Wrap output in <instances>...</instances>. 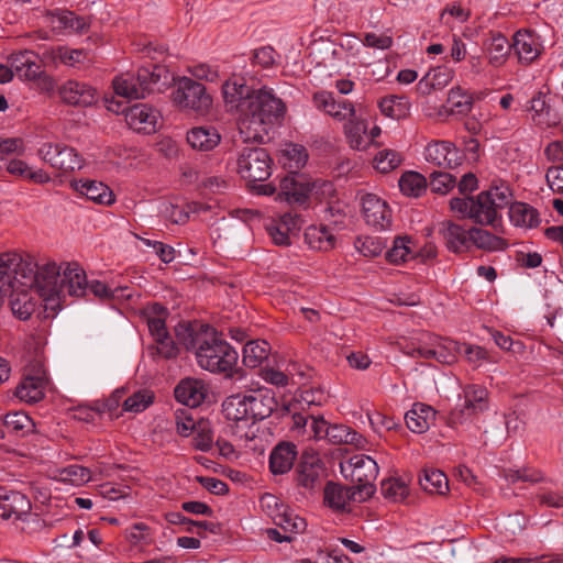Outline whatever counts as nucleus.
I'll return each mask as SVG.
<instances>
[{
	"instance_id": "obj_57",
	"label": "nucleus",
	"mask_w": 563,
	"mask_h": 563,
	"mask_svg": "<svg viewBox=\"0 0 563 563\" xmlns=\"http://www.w3.org/2000/svg\"><path fill=\"white\" fill-rule=\"evenodd\" d=\"M382 493L393 501H401L408 496L409 488L401 479L390 478L382 483Z\"/></svg>"
},
{
	"instance_id": "obj_4",
	"label": "nucleus",
	"mask_w": 563,
	"mask_h": 563,
	"mask_svg": "<svg viewBox=\"0 0 563 563\" xmlns=\"http://www.w3.org/2000/svg\"><path fill=\"white\" fill-rule=\"evenodd\" d=\"M514 199L510 186L501 180L475 197L452 198L450 209L460 218L471 219L479 225H493L501 219L500 211Z\"/></svg>"
},
{
	"instance_id": "obj_51",
	"label": "nucleus",
	"mask_w": 563,
	"mask_h": 563,
	"mask_svg": "<svg viewBox=\"0 0 563 563\" xmlns=\"http://www.w3.org/2000/svg\"><path fill=\"white\" fill-rule=\"evenodd\" d=\"M152 312L155 314L154 317H150L147 319V327L153 339L163 338L168 334L165 323V317L167 316V310L159 303H154L151 307Z\"/></svg>"
},
{
	"instance_id": "obj_32",
	"label": "nucleus",
	"mask_w": 563,
	"mask_h": 563,
	"mask_svg": "<svg viewBox=\"0 0 563 563\" xmlns=\"http://www.w3.org/2000/svg\"><path fill=\"white\" fill-rule=\"evenodd\" d=\"M462 416L471 417L488 409V390L482 385H467L464 388Z\"/></svg>"
},
{
	"instance_id": "obj_33",
	"label": "nucleus",
	"mask_w": 563,
	"mask_h": 563,
	"mask_svg": "<svg viewBox=\"0 0 563 563\" xmlns=\"http://www.w3.org/2000/svg\"><path fill=\"white\" fill-rule=\"evenodd\" d=\"M367 121L356 113L354 118H349L344 124V134L350 146L357 151H364L369 146L367 136Z\"/></svg>"
},
{
	"instance_id": "obj_60",
	"label": "nucleus",
	"mask_w": 563,
	"mask_h": 563,
	"mask_svg": "<svg viewBox=\"0 0 563 563\" xmlns=\"http://www.w3.org/2000/svg\"><path fill=\"white\" fill-rule=\"evenodd\" d=\"M276 51L267 45L254 49L251 60L253 65L261 66L262 68H271L276 63Z\"/></svg>"
},
{
	"instance_id": "obj_20",
	"label": "nucleus",
	"mask_w": 563,
	"mask_h": 563,
	"mask_svg": "<svg viewBox=\"0 0 563 563\" xmlns=\"http://www.w3.org/2000/svg\"><path fill=\"white\" fill-rule=\"evenodd\" d=\"M32 509L29 498L20 492H7L0 487V519L22 520Z\"/></svg>"
},
{
	"instance_id": "obj_62",
	"label": "nucleus",
	"mask_w": 563,
	"mask_h": 563,
	"mask_svg": "<svg viewBox=\"0 0 563 563\" xmlns=\"http://www.w3.org/2000/svg\"><path fill=\"white\" fill-rule=\"evenodd\" d=\"M330 424L322 416L311 415L307 439L309 440H323L327 439Z\"/></svg>"
},
{
	"instance_id": "obj_19",
	"label": "nucleus",
	"mask_w": 563,
	"mask_h": 563,
	"mask_svg": "<svg viewBox=\"0 0 563 563\" xmlns=\"http://www.w3.org/2000/svg\"><path fill=\"white\" fill-rule=\"evenodd\" d=\"M512 49L520 63L530 64L541 55L543 44L536 32L519 30L512 37Z\"/></svg>"
},
{
	"instance_id": "obj_6",
	"label": "nucleus",
	"mask_w": 563,
	"mask_h": 563,
	"mask_svg": "<svg viewBox=\"0 0 563 563\" xmlns=\"http://www.w3.org/2000/svg\"><path fill=\"white\" fill-rule=\"evenodd\" d=\"M341 473L350 478L356 489L358 503H363L375 493V481L378 475V465L375 460L365 454H356L340 465Z\"/></svg>"
},
{
	"instance_id": "obj_52",
	"label": "nucleus",
	"mask_w": 563,
	"mask_h": 563,
	"mask_svg": "<svg viewBox=\"0 0 563 563\" xmlns=\"http://www.w3.org/2000/svg\"><path fill=\"white\" fill-rule=\"evenodd\" d=\"M401 163V155L394 150L379 151L373 161L374 168L380 173H389Z\"/></svg>"
},
{
	"instance_id": "obj_42",
	"label": "nucleus",
	"mask_w": 563,
	"mask_h": 563,
	"mask_svg": "<svg viewBox=\"0 0 563 563\" xmlns=\"http://www.w3.org/2000/svg\"><path fill=\"white\" fill-rule=\"evenodd\" d=\"M271 345L265 340L249 341L243 349V363L245 366L255 368L268 358Z\"/></svg>"
},
{
	"instance_id": "obj_11",
	"label": "nucleus",
	"mask_w": 563,
	"mask_h": 563,
	"mask_svg": "<svg viewBox=\"0 0 563 563\" xmlns=\"http://www.w3.org/2000/svg\"><path fill=\"white\" fill-rule=\"evenodd\" d=\"M14 286L8 294L11 295V310L20 320H27L36 311L41 303L44 307L42 297L33 286H24L19 280H14Z\"/></svg>"
},
{
	"instance_id": "obj_46",
	"label": "nucleus",
	"mask_w": 563,
	"mask_h": 563,
	"mask_svg": "<svg viewBox=\"0 0 563 563\" xmlns=\"http://www.w3.org/2000/svg\"><path fill=\"white\" fill-rule=\"evenodd\" d=\"M412 240L408 236H398L394 240L393 246L386 252L385 258L395 265L402 264L412 257Z\"/></svg>"
},
{
	"instance_id": "obj_44",
	"label": "nucleus",
	"mask_w": 563,
	"mask_h": 563,
	"mask_svg": "<svg viewBox=\"0 0 563 563\" xmlns=\"http://www.w3.org/2000/svg\"><path fill=\"white\" fill-rule=\"evenodd\" d=\"M419 484L429 494L444 495L449 490L448 478L440 470L426 468L419 477Z\"/></svg>"
},
{
	"instance_id": "obj_35",
	"label": "nucleus",
	"mask_w": 563,
	"mask_h": 563,
	"mask_svg": "<svg viewBox=\"0 0 563 563\" xmlns=\"http://www.w3.org/2000/svg\"><path fill=\"white\" fill-rule=\"evenodd\" d=\"M305 242L311 250L330 251L335 245V235L329 225H310L305 231Z\"/></svg>"
},
{
	"instance_id": "obj_59",
	"label": "nucleus",
	"mask_w": 563,
	"mask_h": 563,
	"mask_svg": "<svg viewBox=\"0 0 563 563\" xmlns=\"http://www.w3.org/2000/svg\"><path fill=\"white\" fill-rule=\"evenodd\" d=\"M354 246L366 257L378 256L383 251L380 241L373 236H358L354 242Z\"/></svg>"
},
{
	"instance_id": "obj_26",
	"label": "nucleus",
	"mask_w": 563,
	"mask_h": 563,
	"mask_svg": "<svg viewBox=\"0 0 563 563\" xmlns=\"http://www.w3.org/2000/svg\"><path fill=\"white\" fill-rule=\"evenodd\" d=\"M299 230L298 217L289 212L284 213L277 219H271L266 223V231L273 242L279 246L290 244V234Z\"/></svg>"
},
{
	"instance_id": "obj_38",
	"label": "nucleus",
	"mask_w": 563,
	"mask_h": 563,
	"mask_svg": "<svg viewBox=\"0 0 563 563\" xmlns=\"http://www.w3.org/2000/svg\"><path fill=\"white\" fill-rule=\"evenodd\" d=\"M222 412L227 420L251 424L247 404L243 394L228 397L222 404Z\"/></svg>"
},
{
	"instance_id": "obj_9",
	"label": "nucleus",
	"mask_w": 563,
	"mask_h": 563,
	"mask_svg": "<svg viewBox=\"0 0 563 563\" xmlns=\"http://www.w3.org/2000/svg\"><path fill=\"white\" fill-rule=\"evenodd\" d=\"M37 154L42 161L64 174L79 170L84 166L81 155L64 143H44Z\"/></svg>"
},
{
	"instance_id": "obj_39",
	"label": "nucleus",
	"mask_w": 563,
	"mask_h": 563,
	"mask_svg": "<svg viewBox=\"0 0 563 563\" xmlns=\"http://www.w3.org/2000/svg\"><path fill=\"white\" fill-rule=\"evenodd\" d=\"M434 410L424 404H415L406 413L405 421L408 429L416 433H422L429 429V422L434 417Z\"/></svg>"
},
{
	"instance_id": "obj_14",
	"label": "nucleus",
	"mask_w": 563,
	"mask_h": 563,
	"mask_svg": "<svg viewBox=\"0 0 563 563\" xmlns=\"http://www.w3.org/2000/svg\"><path fill=\"white\" fill-rule=\"evenodd\" d=\"M312 101L313 106L319 111L324 112L339 122L354 118L356 111L353 102L343 98H335L333 92L325 90L316 92L312 97Z\"/></svg>"
},
{
	"instance_id": "obj_55",
	"label": "nucleus",
	"mask_w": 563,
	"mask_h": 563,
	"mask_svg": "<svg viewBox=\"0 0 563 563\" xmlns=\"http://www.w3.org/2000/svg\"><path fill=\"white\" fill-rule=\"evenodd\" d=\"M126 539L134 545H150L153 541V531L144 522H135L126 530Z\"/></svg>"
},
{
	"instance_id": "obj_2",
	"label": "nucleus",
	"mask_w": 563,
	"mask_h": 563,
	"mask_svg": "<svg viewBox=\"0 0 563 563\" xmlns=\"http://www.w3.org/2000/svg\"><path fill=\"white\" fill-rule=\"evenodd\" d=\"M243 113L239 117V134L244 143H264L269 131L283 120L286 106L274 89L262 87L252 90L244 101Z\"/></svg>"
},
{
	"instance_id": "obj_10",
	"label": "nucleus",
	"mask_w": 563,
	"mask_h": 563,
	"mask_svg": "<svg viewBox=\"0 0 563 563\" xmlns=\"http://www.w3.org/2000/svg\"><path fill=\"white\" fill-rule=\"evenodd\" d=\"M108 110L122 113L130 129L136 132L153 133L156 131L159 112L146 103H136L124 108L121 103L111 101Z\"/></svg>"
},
{
	"instance_id": "obj_27",
	"label": "nucleus",
	"mask_w": 563,
	"mask_h": 563,
	"mask_svg": "<svg viewBox=\"0 0 563 563\" xmlns=\"http://www.w3.org/2000/svg\"><path fill=\"white\" fill-rule=\"evenodd\" d=\"M488 64L493 67L503 66L512 49L508 38L500 32H490L488 37L483 42Z\"/></svg>"
},
{
	"instance_id": "obj_8",
	"label": "nucleus",
	"mask_w": 563,
	"mask_h": 563,
	"mask_svg": "<svg viewBox=\"0 0 563 563\" xmlns=\"http://www.w3.org/2000/svg\"><path fill=\"white\" fill-rule=\"evenodd\" d=\"M238 173L251 183L264 181L272 174V158L263 147H244L238 157Z\"/></svg>"
},
{
	"instance_id": "obj_48",
	"label": "nucleus",
	"mask_w": 563,
	"mask_h": 563,
	"mask_svg": "<svg viewBox=\"0 0 563 563\" xmlns=\"http://www.w3.org/2000/svg\"><path fill=\"white\" fill-rule=\"evenodd\" d=\"M399 188L406 196L420 197L427 189V180L417 172H406L399 179Z\"/></svg>"
},
{
	"instance_id": "obj_40",
	"label": "nucleus",
	"mask_w": 563,
	"mask_h": 563,
	"mask_svg": "<svg viewBox=\"0 0 563 563\" xmlns=\"http://www.w3.org/2000/svg\"><path fill=\"white\" fill-rule=\"evenodd\" d=\"M380 112L390 119L402 120L410 114V102L405 96H387L378 103Z\"/></svg>"
},
{
	"instance_id": "obj_61",
	"label": "nucleus",
	"mask_w": 563,
	"mask_h": 563,
	"mask_svg": "<svg viewBox=\"0 0 563 563\" xmlns=\"http://www.w3.org/2000/svg\"><path fill=\"white\" fill-rule=\"evenodd\" d=\"M56 56L64 65L75 67L76 65L82 64L86 60L87 52L77 48L70 49L66 47H58Z\"/></svg>"
},
{
	"instance_id": "obj_31",
	"label": "nucleus",
	"mask_w": 563,
	"mask_h": 563,
	"mask_svg": "<svg viewBox=\"0 0 563 563\" xmlns=\"http://www.w3.org/2000/svg\"><path fill=\"white\" fill-rule=\"evenodd\" d=\"M310 194L308 184L299 183L296 176H285L280 179L277 199L285 200L288 203L302 205L307 201Z\"/></svg>"
},
{
	"instance_id": "obj_5",
	"label": "nucleus",
	"mask_w": 563,
	"mask_h": 563,
	"mask_svg": "<svg viewBox=\"0 0 563 563\" xmlns=\"http://www.w3.org/2000/svg\"><path fill=\"white\" fill-rule=\"evenodd\" d=\"M46 263H54L57 267V275L54 278L55 286V296L56 306L48 307V301L45 296L38 291L37 285H32L35 287L37 294L42 297L44 303V311L47 312V317L55 316L62 309V297L67 292L73 297H82L87 295V277L84 269L78 265V263H65L63 265H58L55 261L52 260H42L40 262L35 261L36 272L37 267L43 266Z\"/></svg>"
},
{
	"instance_id": "obj_63",
	"label": "nucleus",
	"mask_w": 563,
	"mask_h": 563,
	"mask_svg": "<svg viewBox=\"0 0 563 563\" xmlns=\"http://www.w3.org/2000/svg\"><path fill=\"white\" fill-rule=\"evenodd\" d=\"M493 563H563L561 556H550V555H541V556H526V558H507L500 556L496 559Z\"/></svg>"
},
{
	"instance_id": "obj_21",
	"label": "nucleus",
	"mask_w": 563,
	"mask_h": 563,
	"mask_svg": "<svg viewBox=\"0 0 563 563\" xmlns=\"http://www.w3.org/2000/svg\"><path fill=\"white\" fill-rule=\"evenodd\" d=\"M247 404L251 424L268 418L275 410L277 402L268 389H258L244 394Z\"/></svg>"
},
{
	"instance_id": "obj_43",
	"label": "nucleus",
	"mask_w": 563,
	"mask_h": 563,
	"mask_svg": "<svg viewBox=\"0 0 563 563\" xmlns=\"http://www.w3.org/2000/svg\"><path fill=\"white\" fill-rule=\"evenodd\" d=\"M329 443L332 444H353L356 448H363L365 439L355 430L344 424H330L327 433Z\"/></svg>"
},
{
	"instance_id": "obj_56",
	"label": "nucleus",
	"mask_w": 563,
	"mask_h": 563,
	"mask_svg": "<svg viewBox=\"0 0 563 563\" xmlns=\"http://www.w3.org/2000/svg\"><path fill=\"white\" fill-rule=\"evenodd\" d=\"M505 478L509 483L527 482V483H539L544 479L543 474L533 467H522L520 470L509 468L505 471Z\"/></svg>"
},
{
	"instance_id": "obj_7",
	"label": "nucleus",
	"mask_w": 563,
	"mask_h": 563,
	"mask_svg": "<svg viewBox=\"0 0 563 563\" xmlns=\"http://www.w3.org/2000/svg\"><path fill=\"white\" fill-rule=\"evenodd\" d=\"M173 102L183 111L206 115L212 107V98L206 87L189 77H180L172 92Z\"/></svg>"
},
{
	"instance_id": "obj_23",
	"label": "nucleus",
	"mask_w": 563,
	"mask_h": 563,
	"mask_svg": "<svg viewBox=\"0 0 563 563\" xmlns=\"http://www.w3.org/2000/svg\"><path fill=\"white\" fill-rule=\"evenodd\" d=\"M297 455V446L292 442H279L269 453V471L274 475H284L288 473L292 468Z\"/></svg>"
},
{
	"instance_id": "obj_53",
	"label": "nucleus",
	"mask_w": 563,
	"mask_h": 563,
	"mask_svg": "<svg viewBox=\"0 0 563 563\" xmlns=\"http://www.w3.org/2000/svg\"><path fill=\"white\" fill-rule=\"evenodd\" d=\"M60 478L71 485L80 486L92 479L91 471L81 465L73 464L60 470Z\"/></svg>"
},
{
	"instance_id": "obj_29",
	"label": "nucleus",
	"mask_w": 563,
	"mask_h": 563,
	"mask_svg": "<svg viewBox=\"0 0 563 563\" xmlns=\"http://www.w3.org/2000/svg\"><path fill=\"white\" fill-rule=\"evenodd\" d=\"M356 489L351 486H342L334 483H329L324 488L325 504L338 511L349 510L350 501H357Z\"/></svg>"
},
{
	"instance_id": "obj_22",
	"label": "nucleus",
	"mask_w": 563,
	"mask_h": 563,
	"mask_svg": "<svg viewBox=\"0 0 563 563\" xmlns=\"http://www.w3.org/2000/svg\"><path fill=\"white\" fill-rule=\"evenodd\" d=\"M439 232L449 251L461 253L471 249V228L465 229L461 224L446 220L441 223Z\"/></svg>"
},
{
	"instance_id": "obj_34",
	"label": "nucleus",
	"mask_w": 563,
	"mask_h": 563,
	"mask_svg": "<svg viewBox=\"0 0 563 563\" xmlns=\"http://www.w3.org/2000/svg\"><path fill=\"white\" fill-rule=\"evenodd\" d=\"M244 82L238 80H227L222 86V93L225 106L230 111H238L239 117L243 113L244 101L252 93Z\"/></svg>"
},
{
	"instance_id": "obj_64",
	"label": "nucleus",
	"mask_w": 563,
	"mask_h": 563,
	"mask_svg": "<svg viewBox=\"0 0 563 563\" xmlns=\"http://www.w3.org/2000/svg\"><path fill=\"white\" fill-rule=\"evenodd\" d=\"M349 558L336 551H318L312 558L302 560V563H345Z\"/></svg>"
},
{
	"instance_id": "obj_45",
	"label": "nucleus",
	"mask_w": 563,
	"mask_h": 563,
	"mask_svg": "<svg viewBox=\"0 0 563 563\" xmlns=\"http://www.w3.org/2000/svg\"><path fill=\"white\" fill-rule=\"evenodd\" d=\"M485 251H501L507 246L504 239L481 228H471V247Z\"/></svg>"
},
{
	"instance_id": "obj_54",
	"label": "nucleus",
	"mask_w": 563,
	"mask_h": 563,
	"mask_svg": "<svg viewBox=\"0 0 563 563\" xmlns=\"http://www.w3.org/2000/svg\"><path fill=\"white\" fill-rule=\"evenodd\" d=\"M154 395L150 390H139L123 400V410L142 412L152 405Z\"/></svg>"
},
{
	"instance_id": "obj_41",
	"label": "nucleus",
	"mask_w": 563,
	"mask_h": 563,
	"mask_svg": "<svg viewBox=\"0 0 563 563\" xmlns=\"http://www.w3.org/2000/svg\"><path fill=\"white\" fill-rule=\"evenodd\" d=\"M15 396L27 404L40 401L44 397V379L40 376H26L18 385Z\"/></svg>"
},
{
	"instance_id": "obj_30",
	"label": "nucleus",
	"mask_w": 563,
	"mask_h": 563,
	"mask_svg": "<svg viewBox=\"0 0 563 563\" xmlns=\"http://www.w3.org/2000/svg\"><path fill=\"white\" fill-rule=\"evenodd\" d=\"M221 135L217 128L211 125L195 126L187 133L188 144L197 151H212L219 145Z\"/></svg>"
},
{
	"instance_id": "obj_58",
	"label": "nucleus",
	"mask_w": 563,
	"mask_h": 563,
	"mask_svg": "<svg viewBox=\"0 0 563 563\" xmlns=\"http://www.w3.org/2000/svg\"><path fill=\"white\" fill-rule=\"evenodd\" d=\"M430 178L432 191L442 195L448 194L456 184L455 177L445 172H433Z\"/></svg>"
},
{
	"instance_id": "obj_12",
	"label": "nucleus",
	"mask_w": 563,
	"mask_h": 563,
	"mask_svg": "<svg viewBox=\"0 0 563 563\" xmlns=\"http://www.w3.org/2000/svg\"><path fill=\"white\" fill-rule=\"evenodd\" d=\"M424 158L428 163L445 169H453L463 162V156L454 143L444 140L429 142L424 148Z\"/></svg>"
},
{
	"instance_id": "obj_16",
	"label": "nucleus",
	"mask_w": 563,
	"mask_h": 563,
	"mask_svg": "<svg viewBox=\"0 0 563 563\" xmlns=\"http://www.w3.org/2000/svg\"><path fill=\"white\" fill-rule=\"evenodd\" d=\"M362 212L366 223L376 230H386L391 225V210L389 206L374 194L363 196Z\"/></svg>"
},
{
	"instance_id": "obj_25",
	"label": "nucleus",
	"mask_w": 563,
	"mask_h": 563,
	"mask_svg": "<svg viewBox=\"0 0 563 563\" xmlns=\"http://www.w3.org/2000/svg\"><path fill=\"white\" fill-rule=\"evenodd\" d=\"M8 63L13 74L27 80H34L41 75L38 56L33 51H20L8 57Z\"/></svg>"
},
{
	"instance_id": "obj_18",
	"label": "nucleus",
	"mask_w": 563,
	"mask_h": 563,
	"mask_svg": "<svg viewBox=\"0 0 563 563\" xmlns=\"http://www.w3.org/2000/svg\"><path fill=\"white\" fill-rule=\"evenodd\" d=\"M47 25L56 34L84 33L89 27L86 18L75 14L68 10H53L46 14Z\"/></svg>"
},
{
	"instance_id": "obj_15",
	"label": "nucleus",
	"mask_w": 563,
	"mask_h": 563,
	"mask_svg": "<svg viewBox=\"0 0 563 563\" xmlns=\"http://www.w3.org/2000/svg\"><path fill=\"white\" fill-rule=\"evenodd\" d=\"M147 69L141 68L137 75L121 74L113 79V89L117 96L128 100L143 99L148 93Z\"/></svg>"
},
{
	"instance_id": "obj_36",
	"label": "nucleus",
	"mask_w": 563,
	"mask_h": 563,
	"mask_svg": "<svg viewBox=\"0 0 563 563\" xmlns=\"http://www.w3.org/2000/svg\"><path fill=\"white\" fill-rule=\"evenodd\" d=\"M508 207L509 219L514 225L527 229L536 228L539 225V212L532 206L526 202H512L511 200Z\"/></svg>"
},
{
	"instance_id": "obj_1",
	"label": "nucleus",
	"mask_w": 563,
	"mask_h": 563,
	"mask_svg": "<svg viewBox=\"0 0 563 563\" xmlns=\"http://www.w3.org/2000/svg\"><path fill=\"white\" fill-rule=\"evenodd\" d=\"M179 344L192 352L205 371L231 375L239 360L235 349L208 324L178 323L175 328Z\"/></svg>"
},
{
	"instance_id": "obj_17",
	"label": "nucleus",
	"mask_w": 563,
	"mask_h": 563,
	"mask_svg": "<svg viewBox=\"0 0 563 563\" xmlns=\"http://www.w3.org/2000/svg\"><path fill=\"white\" fill-rule=\"evenodd\" d=\"M323 463L316 452L305 451L296 470L297 484L306 489H314L321 479Z\"/></svg>"
},
{
	"instance_id": "obj_47",
	"label": "nucleus",
	"mask_w": 563,
	"mask_h": 563,
	"mask_svg": "<svg viewBox=\"0 0 563 563\" xmlns=\"http://www.w3.org/2000/svg\"><path fill=\"white\" fill-rule=\"evenodd\" d=\"M448 106L453 114H466L472 110L473 98L461 87H453L448 95Z\"/></svg>"
},
{
	"instance_id": "obj_13",
	"label": "nucleus",
	"mask_w": 563,
	"mask_h": 563,
	"mask_svg": "<svg viewBox=\"0 0 563 563\" xmlns=\"http://www.w3.org/2000/svg\"><path fill=\"white\" fill-rule=\"evenodd\" d=\"M60 100L74 107H90L98 101L97 90L87 82L68 79L57 88Z\"/></svg>"
},
{
	"instance_id": "obj_49",
	"label": "nucleus",
	"mask_w": 563,
	"mask_h": 563,
	"mask_svg": "<svg viewBox=\"0 0 563 563\" xmlns=\"http://www.w3.org/2000/svg\"><path fill=\"white\" fill-rule=\"evenodd\" d=\"M5 428L19 435H24L33 431V420L22 411L9 412L3 418Z\"/></svg>"
},
{
	"instance_id": "obj_24",
	"label": "nucleus",
	"mask_w": 563,
	"mask_h": 563,
	"mask_svg": "<svg viewBox=\"0 0 563 563\" xmlns=\"http://www.w3.org/2000/svg\"><path fill=\"white\" fill-rule=\"evenodd\" d=\"M174 393L177 401L189 408H196L203 402L207 386L201 379L188 377L178 383Z\"/></svg>"
},
{
	"instance_id": "obj_3",
	"label": "nucleus",
	"mask_w": 563,
	"mask_h": 563,
	"mask_svg": "<svg viewBox=\"0 0 563 563\" xmlns=\"http://www.w3.org/2000/svg\"><path fill=\"white\" fill-rule=\"evenodd\" d=\"M35 258L29 254L21 255L16 252L0 254V306L3 297L19 280L24 286L37 285L38 291L45 296L48 307L56 306L54 278L57 275V267L54 263H46L37 267Z\"/></svg>"
},
{
	"instance_id": "obj_50",
	"label": "nucleus",
	"mask_w": 563,
	"mask_h": 563,
	"mask_svg": "<svg viewBox=\"0 0 563 563\" xmlns=\"http://www.w3.org/2000/svg\"><path fill=\"white\" fill-rule=\"evenodd\" d=\"M275 523L280 527L284 531H289L294 533L303 532L306 529V520L298 515L294 514L291 510L284 508L282 512H278L274 517Z\"/></svg>"
},
{
	"instance_id": "obj_37",
	"label": "nucleus",
	"mask_w": 563,
	"mask_h": 563,
	"mask_svg": "<svg viewBox=\"0 0 563 563\" xmlns=\"http://www.w3.org/2000/svg\"><path fill=\"white\" fill-rule=\"evenodd\" d=\"M430 344L433 346V360L441 364H452L456 361L457 354H461V343L429 334Z\"/></svg>"
},
{
	"instance_id": "obj_28",
	"label": "nucleus",
	"mask_w": 563,
	"mask_h": 563,
	"mask_svg": "<svg viewBox=\"0 0 563 563\" xmlns=\"http://www.w3.org/2000/svg\"><path fill=\"white\" fill-rule=\"evenodd\" d=\"M73 186L77 192L95 203L110 206L115 201L113 191L102 181L80 179Z\"/></svg>"
}]
</instances>
